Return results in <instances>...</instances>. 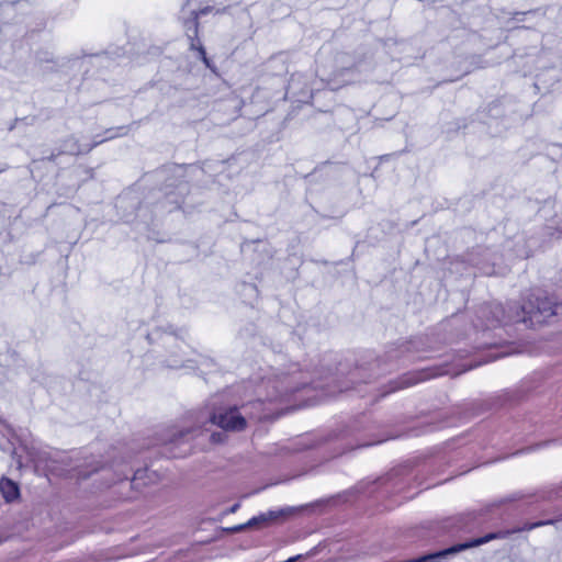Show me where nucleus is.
I'll list each match as a JSON object with an SVG mask.
<instances>
[{
	"mask_svg": "<svg viewBox=\"0 0 562 562\" xmlns=\"http://www.w3.org/2000/svg\"><path fill=\"white\" fill-rule=\"evenodd\" d=\"M481 313L487 319L486 327H493L506 321L527 322L529 319L531 323H541L555 315L557 312L550 301L537 299V305L530 302L528 305H522L520 312L517 311L515 314L507 316L501 304L485 306L481 310Z\"/></svg>",
	"mask_w": 562,
	"mask_h": 562,
	"instance_id": "obj_1",
	"label": "nucleus"
},
{
	"mask_svg": "<svg viewBox=\"0 0 562 562\" xmlns=\"http://www.w3.org/2000/svg\"><path fill=\"white\" fill-rule=\"evenodd\" d=\"M224 11L225 9H218L211 5L196 8L195 0H188L181 9V20L186 29V34L190 40V47L191 49H196L199 52L201 59L207 67H211V65L209 58L206 57L205 49L202 46L200 40L198 38V21L203 15L220 14Z\"/></svg>",
	"mask_w": 562,
	"mask_h": 562,
	"instance_id": "obj_2",
	"label": "nucleus"
},
{
	"mask_svg": "<svg viewBox=\"0 0 562 562\" xmlns=\"http://www.w3.org/2000/svg\"><path fill=\"white\" fill-rule=\"evenodd\" d=\"M200 434L199 427L176 428L167 432L164 445L173 458L187 456L190 450V440Z\"/></svg>",
	"mask_w": 562,
	"mask_h": 562,
	"instance_id": "obj_3",
	"label": "nucleus"
},
{
	"mask_svg": "<svg viewBox=\"0 0 562 562\" xmlns=\"http://www.w3.org/2000/svg\"><path fill=\"white\" fill-rule=\"evenodd\" d=\"M210 422L224 431H243L247 427V417L236 406L220 407L210 416Z\"/></svg>",
	"mask_w": 562,
	"mask_h": 562,
	"instance_id": "obj_4",
	"label": "nucleus"
},
{
	"mask_svg": "<svg viewBox=\"0 0 562 562\" xmlns=\"http://www.w3.org/2000/svg\"><path fill=\"white\" fill-rule=\"evenodd\" d=\"M509 533H510V531H506V532H491V533H488V535H486L484 537H481V538H477V539H474V540H471V541H468V542H464V543H459V544L452 546V547L446 549V552L449 553L450 555L451 554H456V553H459V552H461L463 550L471 549V548L479 547V546H482L484 543H487L491 540L505 538Z\"/></svg>",
	"mask_w": 562,
	"mask_h": 562,
	"instance_id": "obj_5",
	"label": "nucleus"
},
{
	"mask_svg": "<svg viewBox=\"0 0 562 562\" xmlns=\"http://www.w3.org/2000/svg\"><path fill=\"white\" fill-rule=\"evenodd\" d=\"M292 512L293 509L291 508L270 510L268 513L260 514L257 517H252L250 520H248V525L256 527L268 526L269 524L286 518L289 515L292 514Z\"/></svg>",
	"mask_w": 562,
	"mask_h": 562,
	"instance_id": "obj_6",
	"label": "nucleus"
},
{
	"mask_svg": "<svg viewBox=\"0 0 562 562\" xmlns=\"http://www.w3.org/2000/svg\"><path fill=\"white\" fill-rule=\"evenodd\" d=\"M176 189L177 191L166 192V200L168 203L171 204V206L168 209L169 211L178 209L180 204L183 202L184 195L188 192V186L184 182H180Z\"/></svg>",
	"mask_w": 562,
	"mask_h": 562,
	"instance_id": "obj_7",
	"label": "nucleus"
},
{
	"mask_svg": "<svg viewBox=\"0 0 562 562\" xmlns=\"http://www.w3.org/2000/svg\"><path fill=\"white\" fill-rule=\"evenodd\" d=\"M273 392H269L267 397L269 400H277L279 396H282L284 394H288L289 392H292L294 389L291 386V383L288 381V378H284L281 381L276 382L272 385Z\"/></svg>",
	"mask_w": 562,
	"mask_h": 562,
	"instance_id": "obj_8",
	"label": "nucleus"
},
{
	"mask_svg": "<svg viewBox=\"0 0 562 562\" xmlns=\"http://www.w3.org/2000/svg\"><path fill=\"white\" fill-rule=\"evenodd\" d=\"M0 491L8 502L15 499L19 495V488L14 482L8 479L0 481Z\"/></svg>",
	"mask_w": 562,
	"mask_h": 562,
	"instance_id": "obj_9",
	"label": "nucleus"
},
{
	"mask_svg": "<svg viewBox=\"0 0 562 562\" xmlns=\"http://www.w3.org/2000/svg\"><path fill=\"white\" fill-rule=\"evenodd\" d=\"M347 59H349V56L347 54H339L336 57L337 70L338 71H341L344 69H348L349 68Z\"/></svg>",
	"mask_w": 562,
	"mask_h": 562,
	"instance_id": "obj_10",
	"label": "nucleus"
},
{
	"mask_svg": "<svg viewBox=\"0 0 562 562\" xmlns=\"http://www.w3.org/2000/svg\"><path fill=\"white\" fill-rule=\"evenodd\" d=\"M549 524H552V520L537 521V522H533V524H526L524 527L517 529V531L532 530V529H535L537 527L549 525ZM514 532H516V530Z\"/></svg>",
	"mask_w": 562,
	"mask_h": 562,
	"instance_id": "obj_11",
	"label": "nucleus"
},
{
	"mask_svg": "<svg viewBox=\"0 0 562 562\" xmlns=\"http://www.w3.org/2000/svg\"><path fill=\"white\" fill-rule=\"evenodd\" d=\"M168 367L170 368H181L183 367V361L180 359L178 355H172L168 360Z\"/></svg>",
	"mask_w": 562,
	"mask_h": 562,
	"instance_id": "obj_12",
	"label": "nucleus"
},
{
	"mask_svg": "<svg viewBox=\"0 0 562 562\" xmlns=\"http://www.w3.org/2000/svg\"><path fill=\"white\" fill-rule=\"evenodd\" d=\"M225 435L221 434V432H214L211 435V441L212 442H215V443H220V442H223L225 440Z\"/></svg>",
	"mask_w": 562,
	"mask_h": 562,
	"instance_id": "obj_13",
	"label": "nucleus"
},
{
	"mask_svg": "<svg viewBox=\"0 0 562 562\" xmlns=\"http://www.w3.org/2000/svg\"><path fill=\"white\" fill-rule=\"evenodd\" d=\"M252 526H249L248 525V521L246 524H243V525H238V526H235V527H232L229 528L228 530L231 532H239V531H243L245 530L246 528H251Z\"/></svg>",
	"mask_w": 562,
	"mask_h": 562,
	"instance_id": "obj_14",
	"label": "nucleus"
},
{
	"mask_svg": "<svg viewBox=\"0 0 562 562\" xmlns=\"http://www.w3.org/2000/svg\"><path fill=\"white\" fill-rule=\"evenodd\" d=\"M142 477H143V471H137V472L135 473L134 477H133V481H132V482H133V484H134L135 486H137V485L139 484L138 482L140 481V479H142Z\"/></svg>",
	"mask_w": 562,
	"mask_h": 562,
	"instance_id": "obj_15",
	"label": "nucleus"
},
{
	"mask_svg": "<svg viewBox=\"0 0 562 562\" xmlns=\"http://www.w3.org/2000/svg\"><path fill=\"white\" fill-rule=\"evenodd\" d=\"M68 153L72 155H79L82 153V150L78 146H74L68 149Z\"/></svg>",
	"mask_w": 562,
	"mask_h": 562,
	"instance_id": "obj_16",
	"label": "nucleus"
},
{
	"mask_svg": "<svg viewBox=\"0 0 562 562\" xmlns=\"http://www.w3.org/2000/svg\"><path fill=\"white\" fill-rule=\"evenodd\" d=\"M238 508H239V504H238V503H237V504H234V505H233V506L227 510V513H229V514H234V513H236V512L238 510Z\"/></svg>",
	"mask_w": 562,
	"mask_h": 562,
	"instance_id": "obj_17",
	"label": "nucleus"
},
{
	"mask_svg": "<svg viewBox=\"0 0 562 562\" xmlns=\"http://www.w3.org/2000/svg\"><path fill=\"white\" fill-rule=\"evenodd\" d=\"M428 375H423L418 379V381L426 379Z\"/></svg>",
	"mask_w": 562,
	"mask_h": 562,
	"instance_id": "obj_18",
	"label": "nucleus"
}]
</instances>
